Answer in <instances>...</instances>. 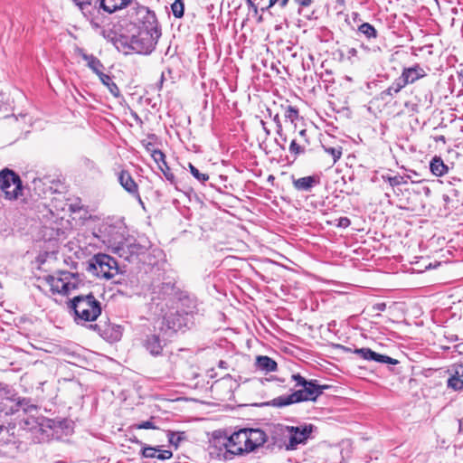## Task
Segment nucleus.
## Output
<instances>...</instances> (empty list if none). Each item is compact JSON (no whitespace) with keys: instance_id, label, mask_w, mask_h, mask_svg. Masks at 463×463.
<instances>
[{"instance_id":"f257e3e1","label":"nucleus","mask_w":463,"mask_h":463,"mask_svg":"<svg viewBox=\"0 0 463 463\" xmlns=\"http://www.w3.org/2000/svg\"><path fill=\"white\" fill-rule=\"evenodd\" d=\"M267 440L266 433L260 429H242L232 434L224 446L228 452L241 455L255 450Z\"/></svg>"},{"instance_id":"f03ea898","label":"nucleus","mask_w":463,"mask_h":463,"mask_svg":"<svg viewBox=\"0 0 463 463\" xmlns=\"http://www.w3.org/2000/svg\"><path fill=\"white\" fill-rule=\"evenodd\" d=\"M291 378L299 389L289 395L275 398L271 402L272 405L282 407L304 401H316L323 390L327 388L326 385H318L317 381H307L300 374H292Z\"/></svg>"},{"instance_id":"7ed1b4c3","label":"nucleus","mask_w":463,"mask_h":463,"mask_svg":"<svg viewBox=\"0 0 463 463\" xmlns=\"http://www.w3.org/2000/svg\"><path fill=\"white\" fill-rule=\"evenodd\" d=\"M198 313V301L194 295L184 290L175 291V327L190 329Z\"/></svg>"},{"instance_id":"20e7f679","label":"nucleus","mask_w":463,"mask_h":463,"mask_svg":"<svg viewBox=\"0 0 463 463\" xmlns=\"http://www.w3.org/2000/svg\"><path fill=\"white\" fill-rule=\"evenodd\" d=\"M70 307L74 311L77 324L93 322L101 315L102 311L101 303L92 293L74 297L71 300Z\"/></svg>"},{"instance_id":"39448f33","label":"nucleus","mask_w":463,"mask_h":463,"mask_svg":"<svg viewBox=\"0 0 463 463\" xmlns=\"http://www.w3.org/2000/svg\"><path fill=\"white\" fill-rule=\"evenodd\" d=\"M312 432V425H302L297 427L278 426L274 433L281 436L282 441L279 448L284 447L287 450L296 449L299 444L307 441Z\"/></svg>"},{"instance_id":"423d86ee","label":"nucleus","mask_w":463,"mask_h":463,"mask_svg":"<svg viewBox=\"0 0 463 463\" xmlns=\"http://www.w3.org/2000/svg\"><path fill=\"white\" fill-rule=\"evenodd\" d=\"M160 35V31L138 29L137 33L126 38L125 44L137 53L148 54L154 50Z\"/></svg>"},{"instance_id":"0eeeda50","label":"nucleus","mask_w":463,"mask_h":463,"mask_svg":"<svg viewBox=\"0 0 463 463\" xmlns=\"http://www.w3.org/2000/svg\"><path fill=\"white\" fill-rule=\"evenodd\" d=\"M44 281L53 294L68 295L78 288L80 279L78 274L60 271L56 275L46 276Z\"/></svg>"},{"instance_id":"6e6552de","label":"nucleus","mask_w":463,"mask_h":463,"mask_svg":"<svg viewBox=\"0 0 463 463\" xmlns=\"http://www.w3.org/2000/svg\"><path fill=\"white\" fill-rule=\"evenodd\" d=\"M88 269L98 278L109 279L118 273V263L107 254H97L90 260Z\"/></svg>"},{"instance_id":"1a4fd4ad","label":"nucleus","mask_w":463,"mask_h":463,"mask_svg":"<svg viewBox=\"0 0 463 463\" xmlns=\"http://www.w3.org/2000/svg\"><path fill=\"white\" fill-rule=\"evenodd\" d=\"M0 188L6 199L18 197L22 190L20 177L12 170L5 169L0 172Z\"/></svg>"},{"instance_id":"9d476101","label":"nucleus","mask_w":463,"mask_h":463,"mask_svg":"<svg viewBox=\"0 0 463 463\" xmlns=\"http://www.w3.org/2000/svg\"><path fill=\"white\" fill-rule=\"evenodd\" d=\"M133 23L137 29H147L151 31H160L156 14L148 7L138 5L132 14Z\"/></svg>"},{"instance_id":"9b49d317","label":"nucleus","mask_w":463,"mask_h":463,"mask_svg":"<svg viewBox=\"0 0 463 463\" xmlns=\"http://www.w3.org/2000/svg\"><path fill=\"white\" fill-rule=\"evenodd\" d=\"M0 400L14 403L11 405L9 411L5 412L6 414L17 411L19 407L27 403L25 399H20L17 396L14 389L2 383H0Z\"/></svg>"},{"instance_id":"f8f14e48","label":"nucleus","mask_w":463,"mask_h":463,"mask_svg":"<svg viewBox=\"0 0 463 463\" xmlns=\"http://www.w3.org/2000/svg\"><path fill=\"white\" fill-rule=\"evenodd\" d=\"M120 185L131 195L136 197L141 205H144L142 199L138 193V185L131 176V175L125 170H122L118 176Z\"/></svg>"},{"instance_id":"ddd939ff","label":"nucleus","mask_w":463,"mask_h":463,"mask_svg":"<svg viewBox=\"0 0 463 463\" xmlns=\"http://www.w3.org/2000/svg\"><path fill=\"white\" fill-rule=\"evenodd\" d=\"M90 327L97 331L103 338L109 341H118L122 336V327L118 325L108 326L106 328L102 329L99 325L93 324L90 325Z\"/></svg>"},{"instance_id":"4468645a","label":"nucleus","mask_w":463,"mask_h":463,"mask_svg":"<svg viewBox=\"0 0 463 463\" xmlns=\"http://www.w3.org/2000/svg\"><path fill=\"white\" fill-rule=\"evenodd\" d=\"M427 75L425 70L419 64L412 67L404 68L402 70L401 78L404 81L405 85L412 84L416 80L424 78Z\"/></svg>"},{"instance_id":"2eb2a0df","label":"nucleus","mask_w":463,"mask_h":463,"mask_svg":"<svg viewBox=\"0 0 463 463\" xmlns=\"http://www.w3.org/2000/svg\"><path fill=\"white\" fill-rule=\"evenodd\" d=\"M319 184V178L315 175L305 176L293 180V186L301 192H310L312 188Z\"/></svg>"},{"instance_id":"dca6fc26","label":"nucleus","mask_w":463,"mask_h":463,"mask_svg":"<svg viewBox=\"0 0 463 463\" xmlns=\"http://www.w3.org/2000/svg\"><path fill=\"white\" fill-rule=\"evenodd\" d=\"M152 157L154 158L155 162L157 164L159 169L163 172L166 179L173 182L174 174L172 172L171 167L168 166L165 162V154L160 150H154L152 153Z\"/></svg>"},{"instance_id":"f3484780","label":"nucleus","mask_w":463,"mask_h":463,"mask_svg":"<svg viewBox=\"0 0 463 463\" xmlns=\"http://www.w3.org/2000/svg\"><path fill=\"white\" fill-rule=\"evenodd\" d=\"M132 0H100L99 7L108 14H113L118 10L126 8Z\"/></svg>"},{"instance_id":"a211bd4d","label":"nucleus","mask_w":463,"mask_h":463,"mask_svg":"<svg viewBox=\"0 0 463 463\" xmlns=\"http://www.w3.org/2000/svg\"><path fill=\"white\" fill-rule=\"evenodd\" d=\"M255 365L257 369L265 373L274 372L277 369V363L267 355L257 356Z\"/></svg>"},{"instance_id":"6ab92c4d","label":"nucleus","mask_w":463,"mask_h":463,"mask_svg":"<svg viewBox=\"0 0 463 463\" xmlns=\"http://www.w3.org/2000/svg\"><path fill=\"white\" fill-rule=\"evenodd\" d=\"M81 57L84 61H87L88 67L92 70L93 72H95L98 76L100 75L103 69V64L100 62V61L93 56L92 54H87L80 51Z\"/></svg>"},{"instance_id":"aec40b11","label":"nucleus","mask_w":463,"mask_h":463,"mask_svg":"<svg viewBox=\"0 0 463 463\" xmlns=\"http://www.w3.org/2000/svg\"><path fill=\"white\" fill-rule=\"evenodd\" d=\"M430 168L431 173L436 176H442L447 174L449 170L443 160L439 156L432 158L430 161Z\"/></svg>"},{"instance_id":"412c9836","label":"nucleus","mask_w":463,"mask_h":463,"mask_svg":"<svg viewBox=\"0 0 463 463\" xmlns=\"http://www.w3.org/2000/svg\"><path fill=\"white\" fill-rule=\"evenodd\" d=\"M145 345L146 349L154 355L160 354L162 351L160 339L155 335L147 336Z\"/></svg>"},{"instance_id":"4be33fe9","label":"nucleus","mask_w":463,"mask_h":463,"mask_svg":"<svg viewBox=\"0 0 463 463\" xmlns=\"http://www.w3.org/2000/svg\"><path fill=\"white\" fill-rule=\"evenodd\" d=\"M99 80H101V82L108 87L109 92L114 96V97H118L120 95V91H119V89L118 87L117 86V84L112 80V79L110 78V76L105 74V73H100V75L99 76Z\"/></svg>"},{"instance_id":"5701e85b","label":"nucleus","mask_w":463,"mask_h":463,"mask_svg":"<svg viewBox=\"0 0 463 463\" xmlns=\"http://www.w3.org/2000/svg\"><path fill=\"white\" fill-rule=\"evenodd\" d=\"M405 83L404 81L402 80V79L401 78V76L399 78H397L390 86L388 89H386L383 94L385 95V96H392L394 94H397L398 92H400L402 90V89H403L405 87Z\"/></svg>"},{"instance_id":"b1692460","label":"nucleus","mask_w":463,"mask_h":463,"mask_svg":"<svg viewBox=\"0 0 463 463\" xmlns=\"http://www.w3.org/2000/svg\"><path fill=\"white\" fill-rule=\"evenodd\" d=\"M358 31L368 39L377 37V31L372 24H370L368 23L362 24L358 27Z\"/></svg>"},{"instance_id":"393cba45","label":"nucleus","mask_w":463,"mask_h":463,"mask_svg":"<svg viewBox=\"0 0 463 463\" xmlns=\"http://www.w3.org/2000/svg\"><path fill=\"white\" fill-rule=\"evenodd\" d=\"M373 357H371V360H373L377 363H382V364H398V361L396 359H393L390 356H387V355H384V354H377L375 352H373V355H372Z\"/></svg>"},{"instance_id":"a878e982","label":"nucleus","mask_w":463,"mask_h":463,"mask_svg":"<svg viewBox=\"0 0 463 463\" xmlns=\"http://www.w3.org/2000/svg\"><path fill=\"white\" fill-rule=\"evenodd\" d=\"M448 386L454 390H461L463 388V381L457 375L451 376L448 380Z\"/></svg>"},{"instance_id":"bb28decb","label":"nucleus","mask_w":463,"mask_h":463,"mask_svg":"<svg viewBox=\"0 0 463 463\" xmlns=\"http://www.w3.org/2000/svg\"><path fill=\"white\" fill-rule=\"evenodd\" d=\"M189 168L191 174L200 182L204 183L209 179V175L207 174L200 173V171L194 167L192 164H189Z\"/></svg>"},{"instance_id":"cd10ccee","label":"nucleus","mask_w":463,"mask_h":463,"mask_svg":"<svg viewBox=\"0 0 463 463\" xmlns=\"http://www.w3.org/2000/svg\"><path fill=\"white\" fill-rule=\"evenodd\" d=\"M354 354H357L358 355L363 357L364 360L370 361L371 357H373L372 355H373V351L371 350L370 348H360V349H355Z\"/></svg>"},{"instance_id":"c85d7f7f","label":"nucleus","mask_w":463,"mask_h":463,"mask_svg":"<svg viewBox=\"0 0 463 463\" xmlns=\"http://www.w3.org/2000/svg\"><path fill=\"white\" fill-rule=\"evenodd\" d=\"M285 117L291 122H294L298 117V111L295 108L288 106L285 110Z\"/></svg>"},{"instance_id":"c756f323","label":"nucleus","mask_w":463,"mask_h":463,"mask_svg":"<svg viewBox=\"0 0 463 463\" xmlns=\"http://www.w3.org/2000/svg\"><path fill=\"white\" fill-rule=\"evenodd\" d=\"M131 428L137 429V430L156 429V427L155 426V424L152 420H146V421H142L140 423L134 424L131 426Z\"/></svg>"},{"instance_id":"7c9ffc66","label":"nucleus","mask_w":463,"mask_h":463,"mask_svg":"<svg viewBox=\"0 0 463 463\" xmlns=\"http://www.w3.org/2000/svg\"><path fill=\"white\" fill-rule=\"evenodd\" d=\"M157 451H158L157 448L147 446V447H144L143 448L142 455L145 458H156V455Z\"/></svg>"},{"instance_id":"2f4dec72","label":"nucleus","mask_w":463,"mask_h":463,"mask_svg":"<svg viewBox=\"0 0 463 463\" xmlns=\"http://www.w3.org/2000/svg\"><path fill=\"white\" fill-rule=\"evenodd\" d=\"M326 151L332 156L334 163H335L342 156L341 147H328L326 148Z\"/></svg>"},{"instance_id":"473e14b6","label":"nucleus","mask_w":463,"mask_h":463,"mask_svg":"<svg viewBox=\"0 0 463 463\" xmlns=\"http://www.w3.org/2000/svg\"><path fill=\"white\" fill-rule=\"evenodd\" d=\"M289 152L294 154L295 156L302 154L304 152V147L299 146L296 140H292L289 146Z\"/></svg>"},{"instance_id":"72a5a7b5","label":"nucleus","mask_w":463,"mask_h":463,"mask_svg":"<svg viewBox=\"0 0 463 463\" xmlns=\"http://www.w3.org/2000/svg\"><path fill=\"white\" fill-rule=\"evenodd\" d=\"M83 14L90 6V0H72Z\"/></svg>"},{"instance_id":"f704fd0d","label":"nucleus","mask_w":463,"mask_h":463,"mask_svg":"<svg viewBox=\"0 0 463 463\" xmlns=\"http://www.w3.org/2000/svg\"><path fill=\"white\" fill-rule=\"evenodd\" d=\"M184 5L183 0H175V18H180L184 15Z\"/></svg>"},{"instance_id":"c9c22d12","label":"nucleus","mask_w":463,"mask_h":463,"mask_svg":"<svg viewBox=\"0 0 463 463\" xmlns=\"http://www.w3.org/2000/svg\"><path fill=\"white\" fill-rule=\"evenodd\" d=\"M274 121L276 122V126H277V133L278 135L279 136V137L281 138V140L285 143L287 142V137L283 135L282 133V126H281V123L279 121V115H275L274 117Z\"/></svg>"},{"instance_id":"e433bc0d","label":"nucleus","mask_w":463,"mask_h":463,"mask_svg":"<svg viewBox=\"0 0 463 463\" xmlns=\"http://www.w3.org/2000/svg\"><path fill=\"white\" fill-rule=\"evenodd\" d=\"M173 456L172 451L170 450H161L158 449V451L156 455V458L158 459H168L171 458Z\"/></svg>"},{"instance_id":"4c0bfd02","label":"nucleus","mask_w":463,"mask_h":463,"mask_svg":"<svg viewBox=\"0 0 463 463\" xmlns=\"http://www.w3.org/2000/svg\"><path fill=\"white\" fill-rule=\"evenodd\" d=\"M288 1L289 0H269V5L267 6V9L271 8L275 5H279L280 7L283 8V7H285L288 5Z\"/></svg>"},{"instance_id":"58836bf2","label":"nucleus","mask_w":463,"mask_h":463,"mask_svg":"<svg viewBox=\"0 0 463 463\" xmlns=\"http://www.w3.org/2000/svg\"><path fill=\"white\" fill-rule=\"evenodd\" d=\"M187 439L185 432L184 431H175V449H177L179 443L183 440Z\"/></svg>"},{"instance_id":"ea45409f","label":"nucleus","mask_w":463,"mask_h":463,"mask_svg":"<svg viewBox=\"0 0 463 463\" xmlns=\"http://www.w3.org/2000/svg\"><path fill=\"white\" fill-rule=\"evenodd\" d=\"M167 79H172V70L171 69H167L166 71H163L162 74H161V80H160V85L163 84V82L165 80H166Z\"/></svg>"},{"instance_id":"a19ab883","label":"nucleus","mask_w":463,"mask_h":463,"mask_svg":"<svg viewBox=\"0 0 463 463\" xmlns=\"http://www.w3.org/2000/svg\"><path fill=\"white\" fill-rule=\"evenodd\" d=\"M350 225V220L346 217H341L339 220H338V223H337V226L339 227H343V228H346Z\"/></svg>"},{"instance_id":"79ce46f5","label":"nucleus","mask_w":463,"mask_h":463,"mask_svg":"<svg viewBox=\"0 0 463 463\" xmlns=\"http://www.w3.org/2000/svg\"><path fill=\"white\" fill-rule=\"evenodd\" d=\"M299 6L307 7L311 5L312 0H294Z\"/></svg>"},{"instance_id":"37998d69","label":"nucleus","mask_w":463,"mask_h":463,"mask_svg":"<svg viewBox=\"0 0 463 463\" xmlns=\"http://www.w3.org/2000/svg\"><path fill=\"white\" fill-rule=\"evenodd\" d=\"M248 6L253 11L254 14H258L259 9L251 0H246Z\"/></svg>"},{"instance_id":"c03bdc74","label":"nucleus","mask_w":463,"mask_h":463,"mask_svg":"<svg viewBox=\"0 0 463 463\" xmlns=\"http://www.w3.org/2000/svg\"><path fill=\"white\" fill-rule=\"evenodd\" d=\"M388 180L392 186L399 185L401 184L399 176L389 177Z\"/></svg>"},{"instance_id":"a18cd8bd","label":"nucleus","mask_w":463,"mask_h":463,"mask_svg":"<svg viewBox=\"0 0 463 463\" xmlns=\"http://www.w3.org/2000/svg\"><path fill=\"white\" fill-rule=\"evenodd\" d=\"M455 375L463 377V364H458L456 368Z\"/></svg>"},{"instance_id":"49530a36","label":"nucleus","mask_w":463,"mask_h":463,"mask_svg":"<svg viewBox=\"0 0 463 463\" xmlns=\"http://www.w3.org/2000/svg\"><path fill=\"white\" fill-rule=\"evenodd\" d=\"M347 55H348V58L350 59L351 57H355L357 55V50L354 49V48H349L347 50Z\"/></svg>"},{"instance_id":"de8ad7c7","label":"nucleus","mask_w":463,"mask_h":463,"mask_svg":"<svg viewBox=\"0 0 463 463\" xmlns=\"http://www.w3.org/2000/svg\"><path fill=\"white\" fill-rule=\"evenodd\" d=\"M260 123H261V125H262V128H263V130L265 131V133H266L267 135H269V133H270V132H269V130L266 128V124H265V122H264L263 120H261V121H260Z\"/></svg>"},{"instance_id":"09e8293b","label":"nucleus","mask_w":463,"mask_h":463,"mask_svg":"<svg viewBox=\"0 0 463 463\" xmlns=\"http://www.w3.org/2000/svg\"><path fill=\"white\" fill-rule=\"evenodd\" d=\"M168 439H169L170 443L174 442V432L173 431L168 432Z\"/></svg>"},{"instance_id":"8fccbe9b","label":"nucleus","mask_w":463,"mask_h":463,"mask_svg":"<svg viewBox=\"0 0 463 463\" xmlns=\"http://www.w3.org/2000/svg\"><path fill=\"white\" fill-rule=\"evenodd\" d=\"M384 308H385V304H378L377 305V309L378 310L383 311V310H384Z\"/></svg>"},{"instance_id":"3c124183","label":"nucleus","mask_w":463,"mask_h":463,"mask_svg":"<svg viewBox=\"0 0 463 463\" xmlns=\"http://www.w3.org/2000/svg\"><path fill=\"white\" fill-rule=\"evenodd\" d=\"M262 21H263L262 15H260V16L258 17V22H259V23H261Z\"/></svg>"},{"instance_id":"603ef678","label":"nucleus","mask_w":463,"mask_h":463,"mask_svg":"<svg viewBox=\"0 0 463 463\" xmlns=\"http://www.w3.org/2000/svg\"><path fill=\"white\" fill-rule=\"evenodd\" d=\"M169 7L172 10V12H174V3L170 4Z\"/></svg>"},{"instance_id":"864d4df0","label":"nucleus","mask_w":463,"mask_h":463,"mask_svg":"<svg viewBox=\"0 0 463 463\" xmlns=\"http://www.w3.org/2000/svg\"><path fill=\"white\" fill-rule=\"evenodd\" d=\"M305 133H306V130H305V129H303V130H301V131L299 132V134H300V135H302V136H303V135H305Z\"/></svg>"},{"instance_id":"5fc2aeb1","label":"nucleus","mask_w":463,"mask_h":463,"mask_svg":"<svg viewBox=\"0 0 463 463\" xmlns=\"http://www.w3.org/2000/svg\"><path fill=\"white\" fill-rule=\"evenodd\" d=\"M169 50H170V47H168V49H167V51H166V52H165V56H167V55H168V53H169Z\"/></svg>"},{"instance_id":"6e6d98bb","label":"nucleus","mask_w":463,"mask_h":463,"mask_svg":"<svg viewBox=\"0 0 463 463\" xmlns=\"http://www.w3.org/2000/svg\"><path fill=\"white\" fill-rule=\"evenodd\" d=\"M266 10H268V9H267V7H263V8H261V11H262V12H264V11H266Z\"/></svg>"},{"instance_id":"4d7b16f0","label":"nucleus","mask_w":463,"mask_h":463,"mask_svg":"<svg viewBox=\"0 0 463 463\" xmlns=\"http://www.w3.org/2000/svg\"><path fill=\"white\" fill-rule=\"evenodd\" d=\"M181 401H183V400L179 399V398L175 399V402H181Z\"/></svg>"}]
</instances>
